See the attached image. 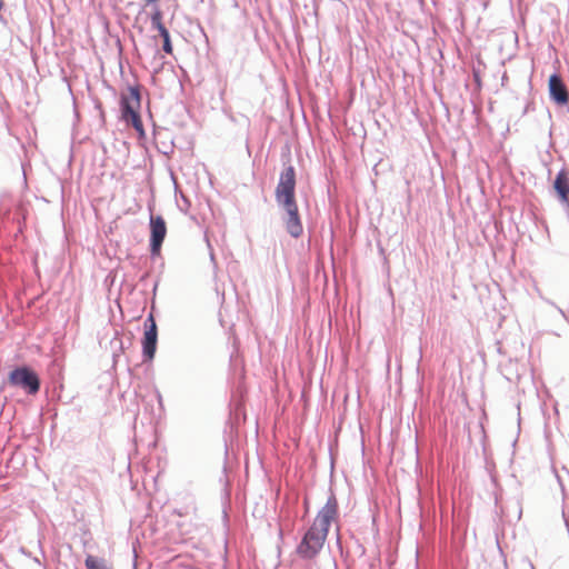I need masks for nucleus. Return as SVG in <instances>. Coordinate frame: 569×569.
Masks as SVG:
<instances>
[{"label": "nucleus", "instance_id": "1", "mask_svg": "<svg viewBox=\"0 0 569 569\" xmlns=\"http://www.w3.org/2000/svg\"><path fill=\"white\" fill-rule=\"evenodd\" d=\"M338 517L337 498L330 495L325 506L317 513L311 527L305 533L297 548L298 553L307 559L313 558L323 547L329 527L332 522H337Z\"/></svg>", "mask_w": 569, "mask_h": 569}, {"label": "nucleus", "instance_id": "2", "mask_svg": "<svg viewBox=\"0 0 569 569\" xmlns=\"http://www.w3.org/2000/svg\"><path fill=\"white\" fill-rule=\"evenodd\" d=\"M296 171L292 166L287 167L280 174L276 188V200L286 211L283 218L287 231L295 238L302 233V223L295 198Z\"/></svg>", "mask_w": 569, "mask_h": 569}, {"label": "nucleus", "instance_id": "3", "mask_svg": "<svg viewBox=\"0 0 569 569\" xmlns=\"http://www.w3.org/2000/svg\"><path fill=\"white\" fill-rule=\"evenodd\" d=\"M141 107V97L139 89L136 87H129L126 92L121 94V111L122 119L131 123L132 127L142 132L143 124L139 114Z\"/></svg>", "mask_w": 569, "mask_h": 569}, {"label": "nucleus", "instance_id": "4", "mask_svg": "<svg viewBox=\"0 0 569 569\" xmlns=\"http://www.w3.org/2000/svg\"><path fill=\"white\" fill-rule=\"evenodd\" d=\"M9 383L22 388L29 395H36L40 389V379L38 375L28 367H21L9 373Z\"/></svg>", "mask_w": 569, "mask_h": 569}, {"label": "nucleus", "instance_id": "5", "mask_svg": "<svg viewBox=\"0 0 569 569\" xmlns=\"http://www.w3.org/2000/svg\"><path fill=\"white\" fill-rule=\"evenodd\" d=\"M150 248L152 254H159L167 234L166 221L161 216L150 217Z\"/></svg>", "mask_w": 569, "mask_h": 569}, {"label": "nucleus", "instance_id": "6", "mask_svg": "<svg viewBox=\"0 0 569 569\" xmlns=\"http://www.w3.org/2000/svg\"><path fill=\"white\" fill-rule=\"evenodd\" d=\"M157 325L152 313L144 321V335L142 339L143 356H153L157 347Z\"/></svg>", "mask_w": 569, "mask_h": 569}, {"label": "nucleus", "instance_id": "7", "mask_svg": "<svg viewBox=\"0 0 569 569\" xmlns=\"http://www.w3.org/2000/svg\"><path fill=\"white\" fill-rule=\"evenodd\" d=\"M549 92L550 97L558 103V104H567L569 101V93L568 90L562 82L559 74H551L549 78Z\"/></svg>", "mask_w": 569, "mask_h": 569}, {"label": "nucleus", "instance_id": "8", "mask_svg": "<svg viewBox=\"0 0 569 569\" xmlns=\"http://www.w3.org/2000/svg\"><path fill=\"white\" fill-rule=\"evenodd\" d=\"M553 189L559 198V200L563 203L569 204V170L563 168L561 169L553 181Z\"/></svg>", "mask_w": 569, "mask_h": 569}, {"label": "nucleus", "instance_id": "9", "mask_svg": "<svg viewBox=\"0 0 569 569\" xmlns=\"http://www.w3.org/2000/svg\"><path fill=\"white\" fill-rule=\"evenodd\" d=\"M162 19H163L162 11L160 10V8L158 6H156L153 8L152 13H151V26H152V28L158 30V31L162 30V29H166Z\"/></svg>", "mask_w": 569, "mask_h": 569}, {"label": "nucleus", "instance_id": "10", "mask_svg": "<svg viewBox=\"0 0 569 569\" xmlns=\"http://www.w3.org/2000/svg\"><path fill=\"white\" fill-rule=\"evenodd\" d=\"M84 562L87 569H111V567H109L104 560H98L91 555L87 556Z\"/></svg>", "mask_w": 569, "mask_h": 569}, {"label": "nucleus", "instance_id": "11", "mask_svg": "<svg viewBox=\"0 0 569 569\" xmlns=\"http://www.w3.org/2000/svg\"><path fill=\"white\" fill-rule=\"evenodd\" d=\"M159 33L163 40L162 49L166 53L171 54L172 53V44L170 40V34L168 29L159 30Z\"/></svg>", "mask_w": 569, "mask_h": 569}, {"label": "nucleus", "instance_id": "12", "mask_svg": "<svg viewBox=\"0 0 569 569\" xmlns=\"http://www.w3.org/2000/svg\"><path fill=\"white\" fill-rule=\"evenodd\" d=\"M146 4H156L159 0H142Z\"/></svg>", "mask_w": 569, "mask_h": 569}, {"label": "nucleus", "instance_id": "13", "mask_svg": "<svg viewBox=\"0 0 569 569\" xmlns=\"http://www.w3.org/2000/svg\"><path fill=\"white\" fill-rule=\"evenodd\" d=\"M3 6H4V1L3 0H0V12L2 11L3 9Z\"/></svg>", "mask_w": 569, "mask_h": 569}]
</instances>
